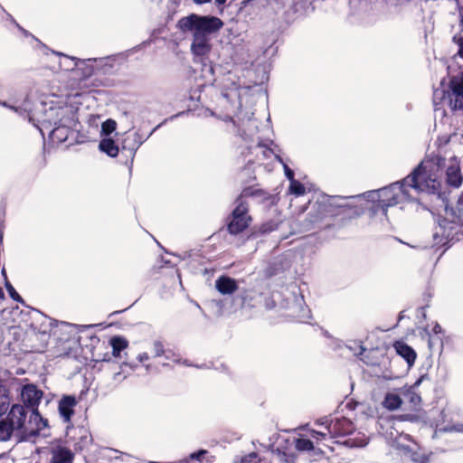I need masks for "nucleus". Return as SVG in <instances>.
Returning <instances> with one entry per match:
<instances>
[{"label": "nucleus", "mask_w": 463, "mask_h": 463, "mask_svg": "<svg viewBox=\"0 0 463 463\" xmlns=\"http://www.w3.org/2000/svg\"><path fill=\"white\" fill-rule=\"evenodd\" d=\"M439 167V160H423L402 183H394L379 190L377 196L383 211L386 207L411 200L413 195L411 191L417 193L436 191L439 186L437 181Z\"/></svg>", "instance_id": "obj_1"}, {"label": "nucleus", "mask_w": 463, "mask_h": 463, "mask_svg": "<svg viewBox=\"0 0 463 463\" xmlns=\"http://www.w3.org/2000/svg\"><path fill=\"white\" fill-rule=\"evenodd\" d=\"M223 25L221 19L215 16H200L192 14L178 21V27L184 33L192 34L191 52L194 61L204 62L212 49V35Z\"/></svg>", "instance_id": "obj_2"}, {"label": "nucleus", "mask_w": 463, "mask_h": 463, "mask_svg": "<svg viewBox=\"0 0 463 463\" xmlns=\"http://www.w3.org/2000/svg\"><path fill=\"white\" fill-rule=\"evenodd\" d=\"M71 114H75L71 107H53L42 101L33 104L32 112L28 113L26 118L43 134L44 129L55 127L61 122L62 118Z\"/></svg>", "instance_id": "obj_3"}, {"label": "nucleus", "mask_w": 463, "mask_h": 463, "mask_svg": "<svg viewBox=\"0 0 463 463\" xmlns=\"http://www.w3.org/2000/svg\"><path fill=\"white\" fill-rule=\"evenodd\" d=\"M27 412L24 406L14 404L5 420L14 431V437L18 442L30 440V435L34 432L30 426H27Z\"/></svg>", "instance_id": "obj_4"}, {"label": "nucleus", "mask_w": 463, "mask_h": 463, "mask_svg": "<svg viewBox=\"0 0 463 463\" xmlns=\"http://www.w3.org/2000/svg\"><path fill=\"white\" fill-rule=\"evenodd\" d=\"M425 160H439V167L437 171V181L439 183L440 173L445 169L447 183L456 188L459 187L462 184V174L460 171L459 162L455 156L449 157L448 160L442 158L440 156H434L426 158ZM440 185V184H439ZM439 187V186H438ZM437 188L436 190H438Z\"/></svg>", "instance_id": "obj_5"}, {"label": "nucleus", "mask_w": 463, "mask_h": 463, "mask_svg": "<svg viewBox=\"0 0 463 463\" xmlns=\"http://www.w3.org/2000/svg\"><path fill=\"white\" fill-rule=\"evenodd\" d=\"M8 100H0V105L7 108L19 116L26 118L32 112L33 102L27 93L18 89H10Z\"/></svg>", "instance_id": "obj_6"}, {"label": "nucleus", "mask_w": 463, "mask_h": 463, "mask_svg": "<svg viewBox=\"0 0 463 463\" xmlns=\"http://www.w3.org/2000/svg\"><path fill=\"white\" fill-rule=\"evenodd\" d=\"M246 192L238 199V205L232 212V220L228 224V231L231 234H238L247 229L251 222L248 215V204L243 201Z\"/></svg>", "instance_id": "obj_7"}, {"label": "nucleus", "mask_w": 463, "mask_h": 463, "mask_svg": "<svg viewBox=\"0 0 463 463\" xmlns=\"http://www.w3.org/2000/svg\"><path fill=\"white\" fill-rule=\"evenodd\" d=\"M92 62L94 61L91 58L80 59L78 61L76 71L72 73L71 78L73 80L78 82L77 85L80 88L98 87L99 85L95 83L93 80H91L90 83L88 82L96 71L94 66L91 64Z\"/></svg>", "instance_id": "obj_8"}, {"label": "nucleus", "mask_w": 463, "mask_h": 463, "mask_svg": "<svg viewBox=\"0 0 463 463\" xmlns=\"http://www.w3.org/2000/svg\"><path fill=\"white\" fill-rule=\"evenodd\" d=\"M448 99L452 110H463V73L450 80Z\"/></svg>", "instance_id": "obj_9"}, {"label": "nucleus", "mask_w": 463, "mask_h": 463, "mask_svg": "<svg viewBox=\"0 0 463 463\" xmlns=\"http://www.w3.org/2000/svg\"><path fill=\"white\" fill-rule=\"evenodd\" d=\"M61 122L53 127L51 130L50 136L53 140L58 142H64L69 137L70 130L74 128L77 125L76 114H71L69 117L62 118Z\"/></svg>", "instance_id": "obj_10"}, {"label": "nucleus", "mask_w": 463, "mask_h": 463, "mask_svg": "<svg viewBox=\"0 0 463 463\" xmlns=\"http://www.w3.org/2000/svg\"><path fill=\"white\" fill-rule=\"evenodd\" d=\"M43 392L37 389L33 384H26L21 392L22 400L26 407L32 410H37L38 404L42 399Z\"/></svg>", "instance_id": "obj_11"}, {"label": "nucleus", "mask_w": 463, "mask_h": 463, "mask_svg": "<svg viewBox=\"0 0 463 463\" xmlns=\"http://www.w3.org/2000/svg\"><path fill=\"white\" fill-rule=\"evenodd\" d=\"M411 441L409 435H399L393 439L392 447L397 450L403 452V454L412 461L416 463H422L423 461L420 459L419 455L413 452V448L411 446Z\"/></svg>", "instance_id": "obj_12"}, {"label": "nucleus", "mask_w": 463, "mask_h": 463, "mask_svg": "<svg viewBox=\"0 0 463 463\" xmlns=\"http://www.w3.org/2000/svg\"><path fill=\"white\" fill-rule=\"evenodd\" d=\"M77 400L73 395H64L59 402V413L65 423H70L74 415Z\"/></svg>", "instance_id": "obj_13"}, {"label": "nucleus", "mask_w": 463, "mask_h": 463, "mask_svg": "<svg viewBox=\"0 0 463 463\" xmlns=\"http://www.w3.org/2000/svg\"><path fill=\"white\" fill-rule=\"evenodd\" d=\"M52 458L50 463H72L74 454L72 451L61 445L53 446L51 449Z\"/></svg>", "instance_id": "obj_14"}, {"label": "nucleus", "mask_w": 463, "mask_h": 463, "mask_svg": "<svg viewBox=\"0 0 463 463\" xmlns=\"http://www.w3.org/2000/svg\"><path fill=\"white\" fill-rule=\"evenodd\" d=\"M122 59L121 54L110 55L102 58H93L96 63V71L102 74H109L114 68L117 61Z\"/></svg>", "instance_id": "obj_15"}, {"label": "nucleus", "mask_w": 463, "mask_h": 463, "mask_svg": "<svg viewBox=\"0 0 463 463\" xmlns=\"http://www.w3.org/2000/svg\"><path fill=\"white\" fill-rule=\"evenodd\" d=\"M48 425L47 420L43 419L39 413L38 410H32L31 414L29 416V420H27V426H30L34 432L30 435V439L38 436L40 431L46 428Z\"/></svg>", "instance_id": "obj_16"}, {"label": "nucleus", "mask_w": 463, "mask_h": 463, "mask_svg": "<svg viewBox=\"0 0 463 463\" xmlns=\"http://www.w3.org/2000/svg\"><path fill=\"white\" fill-rule=\"evenodd\" d=\"M215 288L222 295H231L238 289V283L232 278L221 276L215 280Z\"/></svg>", "instance_id": "obj_17"}, {"label": "nucleus", "mask_w": 463, "mask_h": 463, "mask_svg": "<svg viewBox=\"0 0 463 463\" xmlns=\"http://www.w3.org/2000/svg\"><path fill=\"white\" fill-rule=\"evenodd\" d=\"M396 353L404 358L407 364L411 366L417 357L416 352L402 341H397L394 344Z\"/></svg>", "instance_id": "obj_18"}, {"label": "nucleus", "mask_w": 463, "mask_h": 463, "mask_svg": "<svg viewBox=\"0 0 463 463\" xmlns=\"http://www.w3.org/2000/svg\"><path fill=\"white\" fill-rule=\"evenodd\" d=\"M51 52L52 53L56 54L60 58L59 66L61 70L71 71V74L76 71L78 61L80 59L66 55L62 52H54V51H51Z\"/></svg>", "instance_id": "obj_19"}, {"label": "nucleus", "mask_w": 463, "mask_h": 463, "mask_svg": "<svg viewBox=\"0 0 463 463\" xmlns=\"http://www.w3.org/2000/svg\"><path fill=\"white\" fill-rule=\"evenodd\" d=\"M34 320L36 322H41L40 327L38 328L37 326L34 324H33L32 326L42 334L50 333L54 325H58V321L53 320L38 311L35 312Z\"/></svg>", "instance_id": "obj_20"}, {"label": "nucleus", "mask_w": 463, "mask_h": 463, "mask_svg": "<svg viewBox=\"0 0 463 463\" xmlns=\"http://www.w3.org/2000/svg\"><path fill=\"white\" fill-rule=\"evenodd\" d=\"M99 148L101 152L107 154L110 157H115L118 154V146L110 137L102 138L99 144Z\"/></svg>", "instance_id": "obj_21"}, {"label": "nucleus", "mask_w": 463, "mask_h": 463, "mask_svg": "<svg viewBox=\"0 0 463 463\" xmlns=\"http://www.w3.org/2000/svg\"><path fill=\"white\" fill-rule=\"evenodd\" d=\"M128 341L119 335L112 336L109 339V345L112 348V355L114 357H120V354L128 347Z\"/></svg>", "instance_id": "obj_22"}, {"label": "nucleus", "mask_w": 463, "mask_h": 463, "mask_svg": "<svg viewBox=\"0 0 463 463\" xmlns=\"http://www.w3.org/2000/svg\"><path fill=\"white\" fill-rule=\"evenodd\" d=\"M383 404L386 409L390 411H394L400 408V406L402 405V399L398 394L389 392L385 395Z\"/></svg>", "instance_id": "obj_23"}, {"label": "nucleus", "mask_w": 463, "mask_h": 463, "mask_svg": "<svg viewBox=\"0 0 463 463\" xmlns=\"http://www.w3.org/2000/svg\"><path fill=\"white\" fill-rule=\"evenodd\" d=\"M12 22L15 24L18 30L24 34V37H30L31 40L34 43L33 47L36 49H43V51H50L42 42H40L35 36H33L30 32L23 28L19 24H17L12 17Z\"/></svg>", "instance_id": "obj_24"}, {"label": "nucleus", "mask_w": 463, "mask_h": 463, "mask_svg": "<svg viewBox=\"0 0 463 463\" xmlns=\"http://www.w3.org/2000/svg\"><path fill=\"white\" fill-rule=\"evenodd\" d=\"M10 405V399L6 388L0 384V416L5 414Z\"/></svg>", "instance_id": "obj_25"}, {"label": "nucleus", "mask_w": 463, "mask_h": 463, "mask_svg": "<svg viewBox=\"0 0 463 463\" xmlns=\"http://www.w3.org/2000/svg\"><path fill=\"white\" fill-rule=\"evenodd\" d=\"M14 435V431L10 428L5 420H0V441H6Z\"/></svg>", "instance_id": "obj_26"}, {"label": "nucleus", "mask_w": 463, "mask_h": 463, "mask_svg": "<svg viewBox=\"0 0 463 463\" xmlns=\"http://www.w3.org/2000/svg\"><path fill=\"white\" fill-rule=\"evenodd\" d=\"M295 448L298 451H310L314 449V444L309 439L299 438L295 441Z\"/></svg>", "instance_id": "obj_27"}, {"label": "nucleus", "mask_w": 463, "mask_h": 463, "mask_svg": "<svg viewBox=\"0 0 463 463\" xmlns=\"http://www.w3.org/2000/svg\"><path fill=\"white\" fill-rule=\"evenodd\" d=\"M289 191L296 195H303L306 193L304 185L295 179L290 181Z\"/></svg>", "instance_id": "obj_28"}, {"label": "nucleus", "mask_w": 463, "mask_h": 463, "mask_svg": "<svg viewBox=\"0 0 463 463\" xmlns=\"http://www.w3.org/2000/svg\"><path fill=\"white\" fill-rule=\"evenodd\" d=\"M116 122L112 119H108L101 125V134L104 136L110 135L116 129Z\"/></svg>", "instance_id": "obj_29"}, {"label": "nucleus", "mask_w": 463, "mask_h": 463, "mask_svg": "<svg viewBox=\"0 0 463 463\" xmlns=\"http://www.w3.org/2000/svg\"><path fill=\"white\" fill-rule=\"evenodd\" d=\"M5 287L12 299L14 301L24 303V299L21 298V296L16 292L14 288L12 286V284L8 281V279H5Z\"/></svg>", "instance_id": "obj_30"}, {"label": "nucleus", "mask_w": 463, "mask_h": 463, "mask_svg": "<svg viewBox=\"0 0 463 463\" xmlns=\"http://www.w3.org/2000/svg\"><path fill=\"white\" fill-rule=\"evenodd\" d=\"M453 42L458 46L457 55L463 59V35H455L453 37Z\"/></svg>", "instance_id": "obj_31"}, {"label": "nucleus", "mask_w": 463, "mask_h": 463, "mask_svg": "<svg viewBox=\"0 0 463 463\" xmlns=\"http://www.w3.org/2000/svg\"><path fill=\"white\" fill-rule=\"evenodd\" d=\"M241 463H259L255 453L249 454L241 458Z\"/></svg>", "instance_id": "obj_32"}, {"label": "nucleus", "mask_w": 463, "mask_h": 463, "mask_svg": "<svg viewBox=\"0 0 463 463\" xmlns=\"http://www.w3.org/2000/svg\"><path fill=\"white\" fill-rule=\"evenodd\" d=\"M153 348H154V351H155V355L156 356H158L160 355L162 353H163V345L156 341L154 343V345H153Z\"/></svg>", "instance_id": "obj_33"}, {"label": "nucleus", "mask_w": 463, "mask_h": 463, "mask_svg": "<svg viewBox=\"0 0 463 463\" xmlns=\"http://www.w3.org/2000/svg\"><path fill=\"white\" fill-rule=\"evenodd\" d=\"M283 168H284V172H285V175L286 176L288 177V179L289 181H292L294 180V173L293 171L288 166V165L284 164L283 165Z\"/></svg>", "instance_id": "obj_34"}, {"label": "nucleus", "mask_w": 463, "mask_h": 463, "mask_svg": "<svg viewBox=\"0 0 463 463\" xmlns=\"http://www.w3.org/2000/svg\"><path fill=\"white\" fill-rule=\"evenodd\" d=\"M351 446H354V447H364L367 444V441L364 439H361L359 442H356L355 440H348L347 441Z\"/></svg>", "instance_id": "obj_35"}, {"label": "nucleus", "mask_w": 463, "mask_h": 463, "mask_svg": "<svg viewBox=\"0 0 463 463\" xmlns=\"http://www.w3.org/2000/svg\"><path fill=\"white\" fill-rule=\"evenodd\" d=\"M326 436V433L312 430V437L316 439H324Z\"/></svg>", "instance_id": "obj_36"}, {"label": "nucleus", "mask_w": 463, "mask_h": 463, "mask_svg": "<svg viewBox=\"0 0 463 463\" xmlns=\"http://www.w3.org/2000/svg\"><path fill=\"white\" fill-rule=\"evenodd\" d=\"M206 453V450H200L199 452L192 453L190 458L193 459H200V457Z\"/></svg>", "instance_id": "obj_37"}, {"label": "nucleus", "mask_w": 463, "mask_h": 463, "mask_svg": "<svg viewBox=\"0 0 463 463\" xmlns=\"http://www.w3.org/2000/svg\"><path fill=\"white\" fill-rule=\"evenodd\" d=\"M457 206H458V209H462L463 208V193L458 197V203H457Z\"/></svg>", "instance_id": "obj_38"}, {"label": "nucleus", "mask_w": 463, "mask_h": 463, "mask_svg": "<svg viewBox=\"0 0 463 463\" xmlns=\"http://www.w3.org/2000/svg\"><path fill=\"white\" fill-rule=\"evenodd\" d=\"M327 430H328V433H333V432H335L336 431V424H329L327 427Z\"/></svg>", "instance_id": "obj_39"}, {"label": "nucleus", "mask_w": 463, "mask_h": 463, "mask_svg": "<svg viewBox=\"0 0 463 463\" xmlns=\"http://www.w3.org/2000/svg\"><path fill=\"white\" fill-rule=\"evenodd\" d=\"M432 330H433L434 334H436V335L439 334L441 332V326L439 324H435Z\"/></svg>", "instance_id": "obj_40"}, {"label": "nucleus", "mask_w": 463, "mask_h": 463, "mask_svg": "<svg viewBox=\"0 0 463 463\" xmlns=\"http://www.w3.org/2000/svg\"><path fill=\"white\" fill-rule=\"evenodd\" d=\"M451 430H456V431H463V425L462 424L454 425L451 428Z\"/></svg>", "instance_id": "obj_41"}, {"label": "nucleus", "mask_w": 463, "mask_h": 463, "mask_svg": "<svg viewBox=\"0 0 463 463\" xmlns=\"http://www.w3.org/2000/svg\"><path fill=\"white\" fill-rule=\"evenodd\" d=\"M194 3L196 4H205V3H210L211 0H193Z\"/></svg>", "instance_id": "obj_42"}, {"label": "nucleus", "mask_w": 463, "mask_h": 463, "mask_svg": "<svg viewBox=\"0 0 463 463\" xmlns=\"http://www.w3.org/2000/svg\"><path fill=\"white\" fill-rule=\"evenodd\" d=\"M215 4L218 5H222L225 4L226 0H214Z\"/></svg>", "instance_id": "obj_43"}, {"label": "nucleus", "mask_w": 463, "mask_h": 463, "mask_svg": "<svg viewBox=\"0 0 463 463\" xmlns=\"http://www.w3.org/2000/svg\"><path fill=\"white\" fill-rule=\"evenodd\" d=\"M101 360H102V361H106V362L110 361V356H109V354H106L104 355V357H103Z\"/></svg>", "instance_id": "obj_44"}, {"label": "nucleus", "mask_w": 463, "mask_h": 463, "mask_svg": "<svg viewBox=\"0 0 463 463\" xmlns=\"http://www.w3.org/2000/svg\"><path fill=\"white\" fill-rule=\"evenodd\" d=\"M1 273H2V275L4 276L5 280V279H7V277H6V271H5V268H3V269H2Z\"/></svg>", "instance_id": "obj_45"}, {"label": "nucleus", "mask_w": 463, "mask_h": 463, "mask_svg": "<svg viewBox=\"0 0 463 463\" xmlns=\"http://www.w3.org/2000/svg\"><path fill=\"white\" fill-rule=\"evenodd\" d=\"M61 325L65 326H76L75 325L66 323V322H61Z\"/></svg>", "instance_id": "obj_46"}, {"label": "nucleus", "mask_w": 463, "mask_h": 463, "mask_svg": "<svg viewBox=\"0 0 463 463\" xmlns=\"http://www.w3.org/2000/svg\"><path fill=\"white\" fill-rule=\"evenodd\" d=\"M5 298V293L2 289V288L0 287V299H4Z\"/></svg>", "instance_id": "obj_47"}, {"label": "nucleus", "mask_w": 463, "mask_h": 463, "mask_svg": "<svg viewBox=\"0 0 463 463\" xmlns=\"http://www.w3.org/2000/svg\"><path fill=\"white\" fill-rule=\"evenodd\" d=\"M3 243V232L0 231V246Z\"/></svg>", "instance_id": "obj_48"}, {"label": "nucleus", "mask_w": 463, "mask_h": 463, "mask_svg": "<svg viewBox=\"0 0 463 463\" xmlns=\"http://www.w3.org/2000/svg\"><path fill=\"white\" fill-rule=\"evenodd\" d=\"M81 327H91L92 326L91 325H89V326H80Z\"/></svg>", "instance_id": "obj_49"}, {"label": "nucleus", "mask_w": 463, "mask_h": 463, "mask_svg": "<svg viewBox=\"0 0 463 463\" xmlns=\"http://www.w3.org/2000/svg\"><path fill=\"white\" fill-rule=\"evenodd\" d=\"M458 3H459V0H457Z\"/></svg>", "instance_id": "obj_50"}]
</instances>
